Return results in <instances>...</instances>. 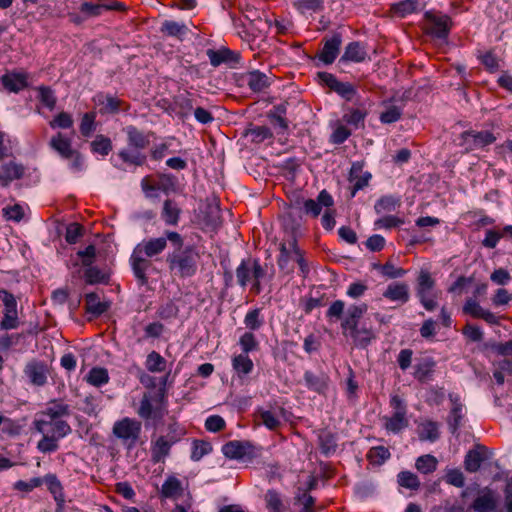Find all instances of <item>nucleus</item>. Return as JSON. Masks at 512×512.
<instances>
[{
    "label": "nucleus",
    "instance_id": "1",
    "mask_svg": "<svg viewBox=\"0 0 512 512\" xmlns=\"http://www.w3.org/2000/svg\"><path fill=\"white\" fill-rule=\"evenodd\" d=\"M200 254L194 245L174 246V250L166 256V264L170 273L179 278L193 277L198 270Z\"/></svg>",
    "mask_w": 512,
    "mask_h": 512
},
{
    "label": "nucleus",
    "instance_id": "2",
    "mask_svg": "<svg viewBox=\"0 0 512 512\" xmlns=\"http://www.w3.org/2000/svg\"><path fill=\"white\" fill-rule=\"evenodd\" d=\"M123 131L127 136V144L130 149H121L118 152V157L128 165L143 166L147 158L141 151L149 146L150 136L154 133H145L134 125L126 126Z\"/></svg>",
    "mask_w": 512,
    "mask_h": 512
},
{
    "label": "nucleus",
    "instance_id": "3",
    "mask_svg": "<svg viewBox=\"0 0 512 512\" xmlns=\"http://www.w3.org/2000/svg\"><path fill=\"white\" fill-rule=\"evenodd\" d=\"M237 284L241 288L251 285V291L258 295L262 291L261 281L266 276V266L259 259L248 257L243 259L235 270Z\"/></svg>",
    "mask_w": 512,
    "mask_h": 512
},
{
    "label": "nucleus",
    "instance_id": "4",
    "mask_svg": "<svg viewBox=\"0 0 512 512\" xmlns=\"http://www.w3.org/2000/svg\"><path fill=\"white\" fill-rule=\"evenodd\" d=\"M167 241L173 246H182L184 244V238L180 233L166 230L163 236L145 240L138 244L135 249H137V252L143 253L147 258H154L166 249Z\"/></svg>",
    "mask_w": 512,
    "mask_h": 512
},
{
    "label": "nucleus",
    "instance_id": "5",
    "mask_svg": "<svg viewBox=\"0 0 512 512\" xmlns=\"http://www.w3.org/2000/svg\"><path fill=\"white\" fill-rule=\"evenodd\" d=\"M165 389L159 388L153 392L144 393L138 415L143 419H161L166 413L165 409Z\"/></svg>",
    "mask_w": 512,
    "mask_h": 512
},
{
    "label": "nucleus",
    "instance_id": "6",
    "mask_svg": "<svg viewBox=\"0 0 512 512\" xmlns=\"http://www.w3.org/2000/svg\"><path fill=\"white\" fill-rule=\"evenodd\" d=\"M141 431V422L129 417L116 421L112 429L114 436L121 439L124 443H128L129 446H133L137 443Z\"/></svg>",
    "mask_w": 512,
    "mask_h": 512
},
{
    "label": "nucleus",
    "instance_id": "7",
    "mask_svg": "<svg viewBox=\"0 0 512 512\" xmlns=\"http://www.w3.org/2000/svg\"><path fill=\"white\" fill-rule=\"evenodd\" d=\"M0 300L4 305L3 318L0 321L1 330L16 329L19 326L17 300L8 290L0 289Z\"/></svg>",
    "mask_w": 512,
    "mask_h": 512
},
{
    "label": "nucleus",
    "instance_id": "8",
    "mask_svg": "<svg viewBox=\"0 0 512 512\" xmlns=\"http://www.w3.org/2000/svg\"><path fill=\"white\" fill-rule=\"evenodd\" d=\"M427 21V32L437 39L444 40L452 28V19L443 13L427 11L424 14Z\"/></svg>",
    "mask_w": 512,
    "mask_h": 512
},
{
    "label": "nucleus",
    "instance_id": "9",
    "mask_svg": "<svg viewBox=\"0 0 512 512\" xmlns=\"http://www.w3.org/2000/svg\"><path fill=\"white\" fill-rule=\"evenodd\" d=\"M317 76L322 85L329 87L331 91L337 93L346 101H352L357 94V90L353 84L341 82L331 73L319 72Z\"/></svg>",
    "mask_w": 512,
    "mask_h": 512
},
{
    "label": "nucleus",
    "instance_id": "10",
    "mask_svg": "<svg viewBox=\"0 0 512 512\" xmlns=\"http://www.w3.org/2000/svg\"><path fill=\"white\" fill-rule=\"evenodd\" d=\"M225 457L235 460L252 459L256 457L255 446L248 441L232 440L222 446Z\"/></svg>",
    "mask_w": 512,
    "mask_h": 512
},
{
    "label": "nucleus",
    "instance_id": "11",
    "mask_svg": "<svg viewBox=\"0 0 512 512\" xmlns=\"http://www.w3.org/2000/svg\"><path fill=\"white\" fill-rule=\"evenodd\" d=\"M34 427L37 432L41 434L48 432L51 436L56 437L58 440L70 434L72 430L68 422L62 419H36L34 421Z\"/></svg>",
    "mask_w": 512,
    "mask_h": 512
},
{
    "label": "nucleus",
    "instance_id": "12",
    "mask_svg": "<svg viewBox=\"0 0 512 512\" xmlns=\"http://www.w3.org/2000/svg\"><path fill=\"white\" fill-rule=\"evenodd\" d=\"M93 102L99 107V113L101 115L117 114L121 110L127 111L129 109V106L126 105L123 100L103 92L97 93L93 97Z\"/></svg>",
    "mask_w": 512,
    "mask_h": 512
},
{
    "label": "nucleus",
    "instance_id": "13",
    "mask_svg": "<svg viewBox=\"0 0 512 512\" xmlns=\"http://www.w3.org/2000/svg\"><path fill=\"white\" fill-rule=\"evenodd\" d=\"M470 508L474 512H497V493L489 487L481 489Z\"/></svg>",
    "mask_w": 512,
    "mask_h": 512
},
{
    "label": "nucleus",
    "instance_id": "14",
    "mask_svg": "<svg viewBox=\"0 0 512 512\" xmlns=\"http://www.w3.org/2000/svg\"><path fill=\"white\" fill-rule=\"evenodd\" d=\"M24 374L30 384L36 387H42L47 383L49 367L43 361L32 360L26 364Z\"/></svg>",
    "mask_w": 512,
    "mask_h": 512
},
{
    "label": "nucleus",
    "instance_id": "15",
    "mask_svg": "<svg viewBox=\"0 0 512 512\" xmlns=\"http://www.w3.org/2000/svg\"><path fill=\"white\" fill-rule=\"evenodd\" d=\"M363 168V162L357 161L352 163L348 177L349 182L352 183L350 192L351 198L355 197L356 193L359 190H362L365 187H367L372 178V174L368 171H363Z\"/></svg>",
    "mask_w": 512,
    "mask_h": 512
},
{
    "label": "nucleus",
    "instance_id": "16",
    "mask_svg": "<svg viewBox=\"0 0 512 512\" xmlns=\"http://www.w3.org/2000/svg\"><path fill=\"white\" fill-rule=\"evenodd\" d=\"M368 305L366 303L350 305L346 311L345 317L341 322V328L344 335H350L358 329L359 321L367 312Z\"/></svg>",
    "mask_w": 512,
    "mask_h": 512
},
{
    "label": "nucleus",
    "instance_id": "17",
    "mask_svg": "<svg viewBox=\"0 0 512 512\" xmlns=\"http://www.w3.org/2000/svg\"><path fill=\"white\" fill-rule=\"evenodd\" d=\"M150 259L151 258L144 256L143 253L137 252V249H134L130 257L133 274L140 286H145L148 284L147 271L150 270L153 266V263Z\"/></svg>",
    "mask_w": 512,
    "mask_h": 512
},
{
    "label": "nucleus",
    "instance_id": "18",
    "mask_svg": "<svg viewBox=\"0 0 512 512\" xmlns=\"http://www.w3.org/2000/svg\"><path fill=\"white\" fill-rule=\"evenodd\" d=\"M193 95L188 91H183L173 96L172 102L166 111L175 112L181 118H187L193 110Z\"/></svg>",
    "mask_w": 512,
    "mask_h": 512
},
{
    "label": "nucleus",
    "instance_id": "19",
    "mask_svg": "<svg viewBox=\"0 0 512 512\" xmlns=\"http://www.w3.org/2000/svg\"><path fill=\"white\" fill-rule=\"evenodd\" d=\"M463 313L473 318L482 319L490 325H498L499 317L480 306L475 298H468L463 306Z\"/></svg>",
    "mask_w": 512,
    "mask_h": 512
},
{
    "label": "nucleus",
    "instance_id": "20",
    "mask_svg": "<svg viewBox=\"0 0 512 512\" xmlns=\"http://www.w3.org/2000/svg\"><path fill=\"white\" fill-rule=\"evenodd\" d=\"M342 44V36L340 33H335L331 38H325L323 40V48L318 54V58L324 64H332L337 58L340 47Z\"/></svg>",
    "mask_w": 512,
    "mask_h": 512
},
{
    "label": "nucleus",
    "instance_id": "21",
    "mask_svg": "<svg viewBox=\"0 0 512 512\" xmlns=\"http://www.w3.org/2000/svg\"><path fill=\"white\" fill-rule=\"evenodd\" d=\"M449 400L452 403V407L447 419V424L450 432L452 434H457L464 418V406L457 394L450 393Z\"/></svg>",
    "mask_w": 512,
    "mask_h": 512
},
{
    "label": "nucleus",
    "instance_id": "22",
    "mask_svg": "<svg viewBox=\"0 0 512 512\" xmlns=\"http://www.w3.org/2000/svg\"><path fill=\"white\" fill-rule=\"evenodd\" d=\"M383 297L403 305L410 299L409 286L405 282H392L383 292Z\"/></svg>",
    "mask_w": 512,
    "mask_h": 512
},
{
    "label": "nucleus",
    "instance_id": "23",
    "mask_svg": "<svg viewBox=\"0 0 512 512\" xmlns=\"http://www.w3.org/2000/svg\"><path fill=\"white\" fill-rule=\"evenodd\" d=\"M25 167L21 163L10 161L0 167V186L7 187L12 181L21 179Z\"/></svg>",
    "mask_w": 512,
    "mask_h": 512
},
{
    "label": "nucleus",
    "instance_id": "24",
    "mask_svg": "<svg viewBox=\"0 0 512 512\" xmlns=\"http://www.w3.org/2000/svg\"><path fill=\"white\" fill-rule=\"evenodd\" d=\"M207 56L210 60V63L214 67H218L221 64H234L239 63L240 54L238 52L232 51L228 48H221L218 50L208 49Z\"/></svg>",
    "mask_w": 512,
    "mask_h": 512
},
{
    "label": "nucleus",
    "instance_id": "25",
    "mask_svg": "<svg viewBox=\"0 0 512 512\" xmlns=\"http://www.w3.org/2000/svg\"><path fill=\"white\" fill-rule=\"evenodd\" d=\"M333 204L332 196L324 189L318 194L317 200L307 199L304 201V210L307 214L317 217L321 213L322 206L329 208Z\"/></svg>",
    "mask_w": 512,
    "mask_h": 512
},
{
    "label": "nucleus",
    "instance_id": "26",
    "mask_svg": "<svg viewBox=\"0 0 512 512\" xmlns=\"http://www.w3.org/2000/svg\"><path fill=\"white\" fill-rule=\"evenodd\" d=\"M487 449L484 445H476L474 449L467 452L464 459V468L469 473L477 472L483 461L486 459Z\"/></svg>",
    "mask_w": 512,
    "mask_h": 512
},
{
    "label": "nucleus",
    "instance_id": "27",
    "mask_svg": "<svg viewBox=\"0 0 512 512\" xmlns=\"http://www.w3.org/2000/svg\"><path fill=\"white\" fill-rule=\"evenodd\" d=\"M28 76L26 73H6L0 80L3 87L9 92L18 93L28 86Z\"/></svg>",
    "mask_w": 512,
    "mask_h": 512
},
{
    "label": "nucleus",
    "instance_id": "28",
    "mask_svg": "<svg viewBox=\"0 0 512 512\" xmlns=\"http://www.w3.org/2000/svg\"><path fill=\"white\" fill-rule=\"evenodd\" d=\"M49 420H58L71 415V407L62 399H53L47 403L46 408L41 412Z\"/></svg>",
    "mask_w": 512,
    "mask_h": 512
},
{
    "label": "nucleus",
    "instance_id": "29",
    "mask_svg": "<svg viewBox=\"0 0 512 512\" xmlns=\"http://www.w3.org/2000/svg\"><path fill=\"white\" fill-rule=\"evenodd\" d=\"M244 79L249 89L255 93L262 92L271 85V78L259 70L247 72Z\"/></svg>",
    "mask_w": 512,
    "mask_h": 512
},
{
    "label": "nucleus",
    "instance_id": "30",
    "mask_svg": "<svg viewBox=\"0 0 512 512\" xmlns=\"http://www.w3.org/2000/svg\"><path fill=\"white\" fill-rule=\"evenodd\" d=\"M231 364L235 374L241 381L245 380L254 369V363L248 354L241 353L233 356Z\"/></svg>",
    "mask_w": 512,
    "mask_h": 512
},
{
    "label": "nucleus",
    "instance_id": "31",
    "mask_svg": "<svg viewBox=\"0 0 512 512\" xmlns=\"http://www.w3.org/2000/svg\"><path fill=\"white\" fill-rule=\"evenodd\" d=\"M367 58V50L365 46L358 42H350L346 47L344 54L340 58V62H355L360 63Z\"/></svg>",
    "mask_w": 512,
    "mask_h": 512
},
{
    "label": "nucleus",
    "instance_id": "32",
    "mask_svg": "<svg viewBox=\"0 0 512 512\" xmlns=\"http://www.w3.org/2000/svg\"><path fill=\"white\" fill-rule=\"evenodd\" d=\"M424 8L425 2L422 0H403L391 5V11L401 18L419 12Z\"/></svg>",
    "mask_w": 512,
    "mask_h": 512
},
{
    "label": "nucleus",
    "instance_id": "33",
    "mask_svg": "<svg viewBox=\"0 0 512 512\" xmlns=\"http://www.w3.org/2000/svg\"><path fill=\"white\" fill-rule=\"evenodd\" d=\"M49 145L64 159H70L75 155V150L72 148L71 140L64 137L60 132L50 139Z\"/></svg>",
    "mask_w": 512,
    "mask_h": 512
},
{
    "label": "nucleus",
    "instance_id": "34",
    "mask_svg": "<svg viewBox=\"0 0 512 512\" xmlns=\"http://www.w3.org/2000/svg\"><path fill=\"white\" fill-rule=\"evenodd\" d=\"M176 440H167L166 437L160 436L151 445V460L153 463L163 462L169 455L170 449Z\"/></svg>",
    "mask_w": 512,
    "mask_h": 512
},
{
    "label": "nucleus",
    "instance_id": "35",
    "mask_svg": "<svg viewBox=\"0 0 512 512\" xmlns=\"http://www.w3.org/2000/svg\"><path fill=\"white\" fill-rule=\"evenodd\" d=\"M304 380L308 389L318 393L325 394L329 386V377L323 373L314 374L311 371H306Z\"/></svg>",
    "mask_w": 512,
    "mask_h": 512
},
{
    "label": "nucleus",
    "instance_id": "36",
    "mask_svg": "<svg viewBox=\"0 0 512 512\" xmlns=\"http://www.w3.org/2000/svg\"><path fill=\"white\" fill-rule=\"evenodd\" d=\"M181 209L172 199H166L163 203L161 218L166 225L177 226L180 220Z\"/></svg>",
    "mask_w": 512,
    "mask_h": 512
},
{
    "label": "nucleus",
    "instance_id": "37",
    "mask_svg": "<svg viewBox=\"0 0 512 512\" xmlns=\"http://www.w3.org/2000/svg\"><path fill=\"white\" fill-rule=\"evenodd\" d=\"M319 448L323 455L329 456L336 452L337 437L327 429H322L318 433Z\"/></svg>",
    "mask_w": 512,
    "mask_h": 512
},
{
    "label": "nucleus",
    "instance_id": "38",
    "mask_svg": "<svg viewBox=\"0 0 512 512\" xmlns=\"http://www.w3.org/2000/svg\"><path fill=\"white\" fill-rule=\"evenodd\" d=\"M125 6L122 3H117V6H107L105 4H94L91 2H83L80 5V12L84 18L97 17L107 10H124Z\"/></svg>",
    "mask_w": 512,
    "mask_h": 512
},
{
    "label": "nucleus",
    "instance_id": "39",
    "mask_svg": "<svg viewBox=\"0 0 512 512\" xmlns=\"http://www.w3.org/2000/svg\"><path fill=\"white\" fill-rule=\"evenodd\" d=\"M44 483L47 485L49 492L53 495L59 507H62L65 502V495L63 486L55 474L49 473L44 476Z\"/></svg>",
    "mask_w": 512,
    "mask_h": 512
},
{
    "label": "nucleus",
    "instance_id": "40",
    "mask_svg": "<svg viewBox=\"0 0 512 512\" xmlns=\"http://www.w3.org/2000/svg\"><path fill=\"white\" fill-rule=\"evenodd\" d=\"M418 437L421 441L435 442L439 439V425L432 420H425L418 426Z\"/></svg>",
    "mask_w": 512,
    "mask_h": 512
},
{
    "label": "nucleus",
    "instance_id": "41",
    "mask_svg": "<svg viewBox=\"0 0 512 512\" xmlns=\"http://www.w3.org/2000/svg\"><path fill=\"white\" fill-rule=\"evenodd\" d=\"M183 487L181 481L175 476H169L161 487V496L167 499H175L182 495Z\"/></svg>",
    "mask_w": 512,
    "mask_h": 512
},
{
    "label": "nucleus",
    "instance_id": "42",
    "mask_svg": "<svg viewBox=\"0 0 512 512\" xmlns=\"http://www.w3.org/2000/svg\"><path fill=\"white\" fill-rule=\"evenodd\" d=\"M435 361L432 358H424L414 366V377L419 382L429 380L434 372Z\"/></svg>",
    "mask_w": 512,
    "mask_h": 512
},
{
    "label": "nucleus",
    "instance_id": "43",
    "mask_svg": "<svg viewBox=\"0 0 512 512\" xmlns=\"http://www.w3.org/2000/svg\"><path fill=\"white\" fill-rule=\"evenodd\" d=\"M85 302L86 312L94 316H100L109 309V304L101 302L99 296L94 292L85 295Z\"/></svg>",
    "mask_w": 512,
    "mask_h": 512
},
{
    "label": "nucleus",
    "instance_id": "44",
    "mask_svg": "<svg viewBox=\"0 0 512 512\" xmlns=\"http://www.w3.org/2000/svg\"><path fill=\"white\" fill-rule=\"evenodd\" d=\"M400 205V198L392 195H386L382 196L376 201L374 205V210L377 214L390 213L396 211V209L399 208Z\"/></svg>",
    "mask_w": 512,
    "mask_h": 512
},
{
    "label": "nucleus",
    "instance_id": "45",
    "mask_svg": "<svg viewBox=\"0 0 512 512\" xmlns=\"http://www.w3.org/2000/svg\"><path fill=\"white\" fill-rule=\"evenodd\" d=\"M435 286V280L428 270H421L417 277V296L430 295Z\"/></svg>",
    "mask_w": 512,
    "mask_h": 512
},
{
    "label": "nucleus",
    "instance_id": "46",
    "mask_svg": "<svg viewBox=\"0 0 512 512\" xmlns=\"http://www.w3.org/2000/svg\"><path fill=\"white\" fill-rule=\"evenodd\" d=\"M409 425V420L406 414L393 413L391 417L385 418V428L387 431L394 434L399 433Z\"/></svg>",
    "mask_w": 512,
    "mask_h": 512
},
{
    "label": "nucleus",
    "instance_id": "47",
    "mask_svg": "<svg viewBox=\"0 0 512 512\" xmlns=\"http://www.w3.org/2000/svg\"><path fill=\"white\" fill-rule=\"evenodd\" d=\"M109 374L106 368L93 367L85 376V380L92 386L101 387L109 382Z\"/></svg>",
    "mask_w": 512,
    "mask_h": 512
},
{
    "label": "nucleus",
    "instance_id": "48",
    "mask_svg": "<svg viewBox=\"0 0 512 512\" xmlns=\"http://www.w3.org/2000/svg\"><path fill=\"white\" fill-rule=\"evenodd\" d=\"M84 279L87 284L94 285L98 283L107 284L110 279L109 273L98 268L97 266L90 267L84 271Z\"/></svg>",
    "mask_w": 512,
    "mask_h": 512
},
{
    "label": "nucleus",
    "instance_id": "49",
    "mask_svg": "<svg viewBox=\"0 0 512 512\" xmlns=\"http://www.w3.org/2000/svg\"><path fill=\"white\" fill-rule=\"evenodd\" d=\"M397 483L399 486L410 490H418L421 484L418 476L410 471H401L397 475Z\"/></svg>",
    "mask_w": 512,
    "mask_h": 512
},
{
    "label": "nucleus",
    "instance_id": "50",
    "mask_svg": "<svg viewBox=\"0 0 512 512\" xmlns=\"http://www.w3.org/2000/svg\"><path fill=\"white\" fill-rule=\"evenodd\" d=\"M390 456V451L385 446L372 447L367 453V459L374 465H382Z\"/></svg>",
    "mask_w": 512,
    "mask_h": 512
},
{
    "label": "nucleus",
    "instance_id": "51",
    "mask_svg": "<svg viewBox=\"0 0 512 512\" xmlns=\"http://www.w3.org/2000/svg\"><path fill=\"white\" fill-rule=\"evenodd\" d=\"M437 463V459L433 455L426 454L417 458L415 467L419 472L429 474L436 470Z\"/></svg>",
    "mask_w": 512,
    "mask_h": 512
},
{
    "label": "nucleus",
    "instance_id": "52",
    "mask_svg": "<svg viewBox=\"0 0 512 512\" xmlns=\"http://www.w3.org/2000/svg\"><path fill=\"white\" fill-rule=\"evenodd\" d=\"M146 368L153 373L163 372L166 369V360L158 352L152 351L147 356Z\"/></svg>",
    "mask_w": 512,
    "mask_h": 512
},
{
    "label": "nucleus",
    "instance_id": "53",
    "mask_svg": "<svg viewBox=\"0 0 512 512\" xmlns=\"http://www.w3.org/2000/svg\"><path fill=\"white\" fill-rule=\"evenodd\" d=\"M91 150L94 153L106 156L112 150V142L110 138L104 135H97L96 138L91 142Z\"/></svg>",
    "mask_w": 512,
    "mask_h": 512
},
{
    "label": "nucleus",
    "instance_id": "54",
    "mask_svg": "<svg viewBox=\"0 0 512 512\" xmlns=\"http://www.w3.org/2000/svg\"><path fill=\"white\" fill-rule=\"evenodd\" d=\"M207 227L216 229L221 225L220 209L217 205H209L203 218Z\"/></svg>",
    "mask_w": 512,
    "mask_h": 512
},
{
    "label": "nucleus",
    "instance_id": "55",
    "mask_svg": "<svg viewBox=\"0 0 512 512\" xmlns=\"http://www.w3.org/2000/svg\"><path fill=\"white\" fill-rule=\"evenodd\" d=\"M375 269H378L380 273L390 279L401 278L406 274V270L403 268L395 267L391 262L385 264H375Z\"/></svg>",
    "mask_w": 512,
    "mask_h": 512
},
{
    "label": "nucleus",
    "instance_id": "56",
    "mask_svg": "<svg viewBox=\"0 0 512 512\" xmlns=\"http://www.w3.org/2000/svg\"><path fill=\"white\" fill-rule=\"evenodd\" d=\"M264 321L261 317V309L255 308L250 310L244 318L245 327L251 331L258 330L262 327Z\"/></svg>",
    "mask_w": 512,
    "mask_h": 512
},
{
    "label": "nucleus",
    "instance_id": "57",
    "mask_svg": "<svg viewBox=\"0 0 512 512\" xmlns=\"http://www.w3.org/2000/svg\"><path fill=\"white\" fill-rule=\"evenodd\" d=\"M294 6L302 14L305 13L306 11L320 12L324 9V1L323 0H296L294 3Z\"/></svg>",
    "mask_w": 512,
    "mask_h": 512
},
{
    "label": "nucleus",
    "instance_id": "58",
    "mask_svg": "<svg viewBox=\"0 0 512 512\" xmlns=\"http://www.w3.org/2000/svg\"><path fill=\"white\" fill-rule=\"evenodd\" d=\"M38 99L48 109L53 110L56 106L57 98L54 91L48 86L38 88Z\"/></svg>",
    "mask_w": 512,
    "mask_h": 512
},
{
    "label": "nucleus",
    "instance_id": "59",
    "mask_svg": "<svg viewBox=\"0 0 512 512\" xmlns=\"http://www.w3.org/2000/svg\"><path fill=\"white\" fill-rule=\"evenodd\" d=\"M265 502L269 512H282L283 502L277 491L268 490L265 494Z\"/></svg>",
    "mask_w": 512,
    "mask_h": 512
},
{
    "label": "nucleus",
    "instance_id": "60",
    "mask_svg": "<svg viewBox=\"0 0 512 512\" xmlns=\"http://www.w3.org/2000/svg\"><path fill=\"white\" fill-rule=\"evenodd\" d=\"M350 336L354 339L355 343L362 348H366L375 338L373 332L368 328H358L355 332L350 333Z\"/></svg>",
    "mask_w": 512,
    "mask_h": 512
},
{
    "label": "nucleus",
    "instance_id": "61",
    "mask_svg": "<svg viewBox=\"0 0 512 512\" xmlns=\"http://www.w3.org/2000/svg\"><path fill=\"white\" fill-rule=\"evenodd\" d=\"M466 135L473 139V143L478 147H484L486 145L492 144L496 138L490 131H480V132H466Z\"/></svg>",
    "mask_w": 512,
    "mask_h": 512
},
{
    "label": "nucleus",
    "instance_id": "62",
    "mask_svg": "<svg viewBox=\"0 0 512 512\" xmlns=\"http://www.w3.org/2000/svg\"><path fill=\"white\" fill-rule=\"evenodd\" d=\"M239 345L241 347L243 354H248L249 352L255 351L259 347V343L252 332H245L239 338Z\"/></svg>",
    "mask_w": 512,
    "mask_h": 512
},
{
    "label": "nucleus",
    "instance_id": "63",
    "mask_svg": "<svg viewBox=\"0 0 512 512\" xmlns=\"http://www.w3.org/2000/svg\"><path fill=\"white\" fill-rule=\"evenodd\" d=\"M212 451V445L203 440H195L193 442L191 459L193 461H199L205 455L209 454Z\"/></svg>",
    "mask_w": 512,
    "mask_h": 512
},
{
    "label": "nucleus",
    "instance_id": "64",
    "mask_svg": "<svg viewBox=\"0 0 512 512\" xmlns=\"http://www.w3.org/2000/svg\"><path fill=\"white\" fill-rule=\"evenodd\" d=\"M95 119H96L95 112H87L82 116L79 129H80V133L84 137H89L94 132Z\"/></svg>",
    "mask_w": 512,
    "mask_h": 512
}]
</instances>
